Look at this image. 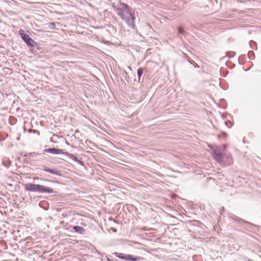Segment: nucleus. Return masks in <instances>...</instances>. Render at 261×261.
<instances>
[{
	"label": "nucleus",
	"mask_w": 261,
	"mask_h": 261,
	"mask_svg": "<svg viewBox=\"0 0 261 261\" xmlns=\"http://www.w3.org/2000/svg\"><path fill=\"white\" fill-rule=\"evenodd\" d=\"M42 169L54 175L60 174L59 171L55 169H49L47 167L43 166Z\"/></svg>",
	"instance_id": "6e6552de"
},
{
	"label": "nucleus",
	"mask_w": 261,
	"mask_h": 261,
	"mask_svg": "<svg viewBox=\"0 0 261 261\" xmlns=\"http://www.w3.org/2000/svg\"><path fill=\"white\" fill-rule=\"evenodd\" d=\"M185 33L186 32L182 29L181 27H179L178 28V33L179 34L184 35Z\"/></svg>",
	"instance_id": "ddd939ff"
},
{
	"label": "nucleus",
	"mask_w": 261,
	"mask_h": 261,
	"mask_svg": "<svg viewBox=\"0 0 261 261\" xmlns=\"http://www.w3.org/2000/svg\"><path fill=\"white\" fill-rule=\"evenodd\" d=\"M224 148H226V146L225 145H224Z\"/></svg>",
	"instance_id": "6ab92c4d"
},
{
	"label": "nucleus",
	"mask_w": 261,
	"mask_h": 261,
	"mask_svg": "<svg viewBox=\"0 0 261 261\" xmlns=\"http://www.w3.org/2000/svg\"><path fill=\"white\" fill-rule=\"evenodd\" d=\"M64 154H65L67 156H68L69 158L73 159L75 155L73 154L68 153L67 152H64Z\"/></svg>",
	"instance_id": "4468645a"
},
{
	"label": "nucleus",
	"mask_w": 261,
	"mask_h": 261,
	"mask_svg": "<svg viewBox=\"0 0 261 261\" xmlns=\"http://www.w3.org/2000/svg\"><path fill=\"white\" fill-rule=\"evenodd\" d=\"M113 7L116 14L129 27L135 29L136 17L134 13L131 12L130 7L125 3H119L116 5H113Z\"/></svg>",
	"instance_id": "f257e3e1"
},
{
	"label": "nucleus",
	"mask_w": 261,
	"mask_h": 261,
	"mask_svg": "<svg viewBox=\"0 0 261 261\" xmlns=\"http://www.w3.org/2000/svg\"><path fill=\"white\" fill-rule=\"evenodd\" d=\"M225 124L228 128H230L232 125L230 121H225Z\"/></svg>",
	"instance_id": "2eb2a0df"
},
{
	"label": "nucleus",
	"mask_w": 261,
	"mask_h": 261,
	"mask_svg": "<svg viewBox=\"0 0 261 261\" xmlns=\"http://www.w3.org/2000/svg\"><path fill=\"white\" fill-rule=\"evenodd\" d=\"M44 152L49 153L53 154H59L64 153L63 150L56 148H49L44 149Z\"/></svg>",
	"instance_id": "423d86ee"
},
{
	"label": "nucleus",
	"mask_w": 261,
	"mask_h": 261,
	"mask_svg": "<svg viewBox=\"0 0 261 261\" xmlns=\"http://www.w3.org/2000/svg\"><path fill=\"white\" fill-rule=\"evenodd\" d=\"M19 34L28 46H33V45L32 44V42H33V40L30 37L28 34L23 33V31L22 30L19 31Z\"/></svg>",
	"instance_id": "20e7f679"
},
{
	"label": "nucleus",
	"mask_w": 261,
	"mask_h": 261,
	"mask_svg": "<svg viewBox=\"0 0 261 261\" xmlns=\"http://www.w3.org/2000/svg\"><path fill=\"white\" fill-rule=\"evenodd\" d=\"M72 160L73 161H74L75 162H77V163H79V164H80L81 165L84 166V162L83 161L79 160L78 159V158L76 157V156H75Z\"/></svg>",
	"instance_id": "9b49d317"
},
{
	"label": "nucleus",
	"mask_w": 261,
	"mask_h": 261,
	"mask_svg": "<svg viewBox=\"0 0 261 261\" xmlns=\"http://www.w3.org/2000/svg\"><path fill=\"white\" fill-rule=\"evenodd\" d=\"M107 261H112L111 259H110L109 258H107Z\"/></svg>",
	"instance_id": "a211bd4d"
},
{
	"label": "nucleus",
	"mask_w": 261,
	"mask_h": 261,
	"mask_svg": "<svg viewBox=\"0 0 261 261\" xmlns=\"http://www.w3.org/2000/svg\"><path fill=\"white\" fill-rule=\"evenodd\" d=\"M224 209V207H222V208H221V210H223Z\"/></svg>",
	"instance_id": "412c9836"
},
{
	"label": "nucleus",
	"mask_w": 261,
	"mask_h": 261,
	"mask_svg": "<svg viewBox=\"0 0 261 261\" xmlns=\"http://www.w3.org/2000/svg\"><path fill=\"white\" fill-rule=\"evenodd\" d=\"M114 254L116 256L120 259L129 261H139L141 258L140 256H134L128 254H124L121 253L115 252Z\"/></svg>",
	"instance_id": "7ed1b4c3"
},
{
	"label": "nucleus",
	"mask_w": 261,
	"mask_h": 261,
	"mask_svg": "<svg viewBox=\"0 0 261 261\" xmlns=\"http://www.w3.org/2000/svg\"><path fill=\"white\" fill-rule=\"evenodd\" d=\"M224 209V207H222V208H221V210H223Z\"/></svg>",
	"instance_id": "aec40b11"
},
{
	"label": "nucleus",
	"mask_w": 261,
	"mask_h": 261,
	"mask_svg": "<svg viewBox=\"0 0 261 261\" xmlns=\"http://www.w3.org/2000/svg\"><path fill=\"white\" fill-rule=\"evenodd\" d=\"M73 229L75 232L80 234H83L85 231L83 227L80 226H74L73 227Z\"/></svg>",
	"instance_id": "1a4fd4ad"
},
{
	"label": "nucleus",
	"mask_w": 261,
	"mask_h": 261,
	"mask_svg": "<svg viewBox=\"0 0 261 261\" xmlns=\"http://www.w3.org/2000/svg\"><path fill=\"white\" fill-rule=\"evenodd\" d=\"M48 27L49 29L54 30L56 28V24L55 22H50L48 24Z\"/></svg>",
	"instance_id": "f8f14e48"
},
{
	"label": "nucleus",
	"mask_w": 261,
	"mask_h": 261,
	"mask_svg": "<svg viewBox=\"0 0 261 261\" xmlns=\"http://www.w3.org/2000/svg\"><path fill=\"white\" fill-rule=\"evenodd\" d=\"M39 186L38 184H27L24 186V189L25 191H31L33 192H39Z\"/></svg>",
	"instance_id": "39448f33"
},
{
	"label": "nucleus",
	"mask_w": 261,
	"mask_h": 261,
	"mask_svg": "<svg viewBox=\"0 0 261 261\" xmlns=\"http://www.w3.org/2000/svg\"><path fill=\"white\" fill-rule=\"evenodd\" d=\"M213 156L214 159L219 164L221 165L225 164L223 158H227L229 159L228 163L227 164H229L232 163L231 158L230 155H225L220 151L215 149L213 151Z\"/></svg>",
	"instance_id": "f03ea898"
},
{
	"label": "nucleus",
	"mask_w": 261,
	"mask_h": 261,
	"mask_svg": "<svg viewBox=\"0 0 261 261\" xmlns=\"http://www.w3.org/2000/svg\"><path fill=\"white\" fill-rule=\"evenodd\" d=\"M39 193H55L54 189L50 188L47 187L43 185H39Z\"/></svg>",
	"instance_id": "0eeeda50"
},
{
	"label": "nucleus",
	"mask_w": 261,
	"mask_h": 261,
	"mask_svg": "<svg viewBox=\"0 0 261 261\" xmlns=\"http://www.w3.org/2000/svg\"><path fill=\"white\" fill-rule=\"evenodd\" d=\"M226 54L229 58L233 57L235 54L234 52L227 53Z\"/></svg>",
	"instance_id": "dca6fc26"
},
{
	"label": "nucleus",
	"mask_w": 261,
	"mask_h": 261,
	"mask_svg": "<svg viewBox=\"0 0 261 261\" xmlns=\"http://www.w3.org/2000/svg\"><path fill=\"white\" fill-rule=\"evenodd\" d=\"M143 73V69L142 68H139L137 70V74L139 78V81H140L141 76L142 75Z\"/></svg>",
	"instance_id": "9d476101"
},
{
	"label": "nucleus",
	"mask_w": 261,
	"mask_h": 261,
	"mask_svg": "<svg viewBox=\"0 0 261 261\" xmlns=\"http://www.w3.org/2000/svg\"><path fill=\"white\" fill-rule=\"evenodd\" d=\"M10 163H11L10 161L3 162L4 165H5L7 167H8L9 166V165L10 164Z\"/></svg>",
	"instance_id": "f3484780"
}]
</instances>
